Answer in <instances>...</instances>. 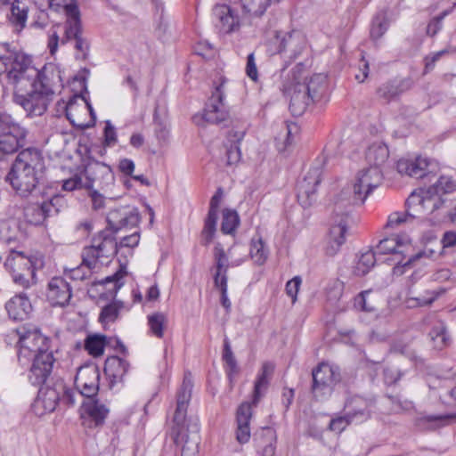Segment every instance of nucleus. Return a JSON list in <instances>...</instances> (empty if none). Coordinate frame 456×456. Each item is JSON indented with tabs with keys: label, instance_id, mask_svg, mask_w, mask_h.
<instances>
[{
	"label": "nucleus",
	"instance_id": "nucleus-1",
	"mask_svg": "<svg viewBox=\"0 0 456 456\" xmlns=\"http://www.w3.org/2000/svg\"><path fill=\"white\" fill-rule=\"evenodd\" d=\"M13 92V102L21 106L27 116H41L47 110L56 88L62 87L61 70L53 64L41 69L31 66L28 57L26 68L20 70Z\"/></svg>",
	"mask_w": 456,
	"mask_h": 456
},
{
	"label": "nucleus",
	"instance_id": "nucleus-2",
	"mask_svg": "<svg viewBox=\"0 0 456 456\" xmlns=\"http://www.w3.org/2000/svg\"><path fill=\"white\" fill-rule=\"evenodd\" d=\"M193 387L190 372H185L176 395V408L173 422V435L176 444H181V456H199L200 444V421L197 417L187 419L186 413Z\"/></svg>",
	"mask_w": 456,
	"mask_h": 456
},
{
	"label": "nucleus",
	"instance_id": "nucleus-3",
	"mask_svg": "<svg viewBox=\"0 0 456 456\" xmlns=\"http://www.w3.org/2000/svg\"><path fill=\"white\" fill-rule=\"evenodd\" d=\"M45 168L42 152L37 148L28 147L18 153L4 181L17 196L27 199L37 189Z\"/></svg>",
	"mask_w": 456,
	"mask_h": 456
},
{
	"label": "nucleus",
	"instance_id": "nucleus-4",
	"mask_svg": "<svg viewBox=\"0 0 456 456\" xmlns=\"http://www.w3.org/2000/svg\"><path fill=\"white\" fill-rule=\"evenodd\" d=\"M305 65L299 62L293 69V82L291 86H283L284 94L290 95L289 110L293 116H301L307 107L320 101L327 90V77L323 74H314L309 79L305 77L300 81L298 74L304 69Z\"/></svg>",
	"mask_w": 456,
	"mask_h": 456
},
{
	"label": "nucleus",
	"instance_id": "nucleus-5",
	"mask_svg": "<svg viewBox=\"0 0 456 456\" xmlns=\"http://www.w3.org/2000/svg\"><path fill=\"white\" fill-rule=\"evenodd\" d=\"M382 181L383 172L378 167H369L359 171L354 181L343 188L338 195L335 201L336 213L341 215L343 209L352 211L354 207L362 206Z\"/></svg>",
	"mask_w": 456,
	"mask_h": 456
},
{
	"label": "nucleus",
	"instance_id": "nucleus-6",
	"mask_svg": "<svg viewBox=\"0 0 456 456\" xmlns=\"http://www.w3.org/2000/svg\"><path fill=\"white\" fill-rule=\"evenodd\" d=\"M274 366L271 362H265L261 371L255 381L252 403L244 402L237 410V431L236 438L240 444H246L250 438L249 421L252 417V404L256 405L267 390L269 379L273 373Z\"/></svg>",
	"mask_w": 456,
	"mask_h": 456
},
{
	"label": "nucleus",
	"instance_id": "nucleus-7",
	"mask_svg": "<svg viewBox=\"0 0 456 456\" xmlns=\"http://www.w3.org/2000/svg\"><path fill=\"white\" fill-rule=\"evenodd\" d=\"M67 20L64 23V37L61 43H74L76 60L86 61L89 57L90 41L84 36L80 11L77 4H64Z\"/></svg>",
	"mask_w": 456,
	"mask_h": 456
},
{
	"label": "nucleus",
	"instance_id": "nucleus-8",
	"mask_svg": "<svg viewBox=\"0 0 456 456\" xmlns=\"http://www.w3.org/2000/svg\"><path fill=\"white\" fill-rule=\"evenodd\" d=\"M118 252V245L116 241L115 234L111 230L103 229L92 239V244L85 247L81 256H84V262L92 265L104 259H109L116 256Z\"/></svg>",
	"mask_w": 456,
	"mask_h": 456
},
{
	"label": "nucleus",
	"instance_id": "nucleus-9",
	"mask_svg": "<svg viewBox=\"0 0 456 456\" xmlns=\"http://www.w3.org/2000/svg\"><path fill=\"white\" fill-rule=\"evenodd\" d=\"M36 263L37 259L33 256L12 250L4 262V267L15 284L27 289L36 282Z\"/></svg>",
	"mask_w": 456,
	"mask_h": 456
},
{
	"label": "nucleus",
	"instance_id": "nucleus-10",
	"mask_svg": "<svg viewBox=\"0 0 456 456\" xmlns=\"http://www.w3.org/2000/svg\"><path fill=\"white\" fill-rule=\"evenodd\" d=\"M28 131L10 114H0V152L5 155L16 152L26 144Z\"/></svg>",
	"mask_w": 456,
	"mask_h": 456
},
{
	"label": "nucleus",
	"instance_id": "nucleus-11",
	"mask_svg": "<svg viewBox=\"0 0 456 456\" xmlns=\"http://www.w3.org/2000/svg\"><path fill=\"white\" fill-rule=\"evenodd\" d=\"M327 157L322 153L317 158L315 166L312 167L306 175L297 182V197L303 208L310 207L316 200L317 187L322 182V168Z\"/></svg>",
	"mask_w": 456,
	"mask_h": 456
},
{
	"label": "nucleus",
	"instance_id": "nucleus-12",
	"mask_svg": "<svg viewBox=\"0 0 456 456\" xmlns=\"http://www.w3.org/2000/svg\"><path fill=\"white\" fill-rule=\"evenodd\" d=\"M28 56L7 42H0V75L5 74L11 84H16L18 74L26 68Z\"/></svg>",
	"mask_w": 456,
	"mask_h": 456
},
{
	"label": "nucleus",
	"instance_id": "nucleus-13",
	"mask_svg": "<svg viewBox=\"0 0 456 456\" xmlns=\"http://www.w3.org/2000/svg\"><path fill=\"white\" fill-rule=\"evenodd\" d=\"M277 51L281 54L286 66L297 60L306 47V38L300 30L277 32Z\"/></svg>",
	"mask_w": 456,
	"mask_h": 456
},
{
	"label": "nucleus",
	"instance_id": "nucleus-14",
	"mask_svg": "<svg viewBox=\"0 0 456 456\" xmlns=\"http://www.w3.org/2000/svg\"><path fill=\"white\" fill-rule=\"evenodd\" d=\"M311 391L316 400L328 398L334 386L339 381V374L328 363L322 362L312 370Z\"/></svg>",
	"mask_w": 456,
	"mask_h": 456
},
{
	"label": "nucleus",
	"instance_id": "nucleus-15",
	"mask_svg": "<svg viewBox=\"0 0 456 456\" xmlns=\"http://www.w3.org/2000/svg\"><path fill=\"white\" fill-rule=\"evenodd\" d=\"M64 201L62 196L54 195L41 203H29L24 208V218L30 224L42 225L48 217L60 212Z\"/></svg>",
	"mask_w": 456,
	"mask_h": 456
},
{
	"label": "nucleus",
	"instance_id": "nucleus-16",
	"mask_svg": "<svg viewBox=\"0 0 456 456\" xmlns=\"http://www.w3.org/2000/svg\"><path fill=\"white\" fill-rule=\"evenodd\" d=\"M227 79L220 77V83L215 87L203 110V119L211 124H222L229 118L228 109L224 102L225 97L224 85Z\"/></svg>",
	"mask_w": 456,
	"mask_h": 456
},
{
	"label": "nucleus",
	"instance_id": "nucleus-17",
	"mask_svg": "<svg viewBox=\"0 0 456 456\" xmlns=\"http://www.w3.org/2000/svg\"><path fill=\"white\" fill-rule=\"evenodd\" d=\"M351 210L343 209V214L336 213L334 207V224L331 225L325 246V254L334 256L340 250L346 241V233L350 223L353 222Z\"/></svg>",
	"mask_w": 456,
	"mask_h": 456
},
{
	"label": "nucleus",
	"instance_id": "nucleus-18",
	"mask_svg": "<svg viewBox=\"0 0 456 456\" xmlns=\"http://www.w3.org/2000/svg\"><path fill=\"white\" fill-rule=\"evenodd\" d=\"M215 273L214 284L221 293V305L227 312L231 310V301L227 296V271L229 268L228 257L220 242H217L214 248Z\"/></svg>",
	"mask_w": 456,
	"mask_h": 456
},
{
	"label": "nucleus",
	"instance_id": "nucleus-19",
	"mask_svg": "<svg viewBox=\"0 0 456 456\" xmlns=\"http://www.w3.org/2000/svg\"><path fill=\"white\" fill-rule=\"evenodd\" d=\"M100 370L96 365L80 367L75 377V387L85 398L96 397L100 387Z\"/></svg>",
	"mask_w": 456,
	"mask_h": 456
},
{
	"label": "nucleus",
	"instance_id": "nucleus-20",
	"mask_svg": "<svg viewBox=\"0 0 456 456\" xmlns=\"http://www.w3.org/2000/svg\"><path fill=\"white\" fill-rule=\"evenodd\" d=\"M109 412V408L96 397L85 398L80 408V415L84 419V424L90 428L102 427Z\"/></svg>",
	"mask_w": 456,
	"mask_h": 456
},
{
	"label": "nucleus",
	"instance_id": "nucleus-21",
	"mask_svg": "<svg viewBox=\"0 0 456 456\" xmlns=\"http://www.w3.org/2000/svg\"><path fill=\"white\" fill-rule=\"evenodd\" d=\"M375 402L360 395H352L345 402L344 410L349 421L362 423L371 416V409Z\"/></svg>",
	"mask_w": 456,
	"mask_h": 456
},
{
	"label": "nucleus",
	"instance_id": "nucleus-22",
	"mask_svg": "<svg viewBox=\"0 0 456 456\" xmlns=\"http://www.w3.org/2000/svg\"><path fill=\"white\" fill-rule=\"evenodd\" d=\"M54 361L52 352L35 354L28 374V379L33 386L38 387L45 383L53 370Z\"/></svg>",
	"mask_w": 456,
	"mask_h": 456
},
{
	"label": "nucleus",
	"instance_id": "nucleus-23",
	"mask_svg": "<svg viewBox=\"0 0 456 456\" xmlns=\"http://www.w3.org/2000/svg\"><path fill=\"white\" fill-rule=\"evenodd\" d=\"M85 175L87 179L85 187L89 189L94 182H99L102 186H108L114 182V174L111 167L98 160H89L85 167Z\"/></svg>",
	"mask_w": 456,
	"mask_h": 456
},
{
	"label": "nucleus",
	"instance_id": "nucleus-24",
	"mask_svg": "<svg viewBox=\"0 0 456 456\" xmlns=\"http://www.w3.org/2000/svg\"><path fill=\"white\" fill-rule=\"evenodd\" d=\"M19 359L24 357H35V354L48 352L47 338L37 331H27L20 337Z\"/></svg>",
	"mask_w": 456,
	"mask_h": 456
},
{
	"label": "nucleus",
	"instance_id": "nucleus-25",
	"mask_svg": "<svg viewBox=\"0 0 456 456\" xmlns=\"http://www.w3.org/2000/svg\"><path fill=\"white\" fill-rule=\"evenodd\" d=\"M72 297L70 284L64 277L55 276L48 283L47 298L53 306H66Z\"/></svg>",
	"mask_w": 456,
	"mask_h": 456
},
{
	"label": "nucleus",
	"instance_id": "nucleus-26",
	"mask_svg": "<svg viewBox=\"0 0 456 456\" xmlns=\"http://www.w3.org/2000/svg\"><path fill=\"white\" fill-rule=\"evenodd\" d=\"M5 309L10 319L24 321L29 317L33 307L28 296L25 293H19L5 303Z\"/></svg>",
	"mask_w": 456,
	"mask_h": 456
},
{
	"label": "nucleus",
	"instance_id": "nucleus-27",
	"mask_svg": "<svg viewBox=\"0 0 456 456\" xmlns=\"http://www.w3.org/2000/svg\"><path fill=\"white\" fill-rule=\"evenodd\" d=\"M411 248L410 238L406 234H402L381 240L377 246V253L381 255L400 254L403 256L402 259L403 261Z\"/></svg>",
	"mask_w": 456,
	"mask_h": 456
},
{
	"label": "nucleus",
	"instance_id": "nucleus-28",
	"mask_svg": "<svg viewBox=\"0 0 456 456\" xmlns=\"http://www.w3.org/2000/svg\"><path fill=\"white\" fill-rule=\"evenodd\" d=\"M129 367V362L119 356L108 357L104 364V373L110 380V386L123 382Z\"/></svg>",
	"mask_w": 456,
	"mask_h": 456
},
{
	"label": "nucleus",
	"instance_id": "nucleus-29",
	"mask_svg": "<svg viewBox=\"0 0 456 456\" xmlns=\"http://www.w3.org/2000/svg\"><path fill=\"white\" fill-rule=\"evenodd\" d=\"M456 190V181L451 176L441 175L439 179L428 188V196L433 197V209H437L443 203L442 195Z\"/></svg>",
	"mask_w": 456,
	"mask_h": 456
},
{
	"label": "nucleus",
	"instance_id": "nucleus-30",
	"mask_svg": "<svg viewBox=\"0 0 456 456\" xmlns=\"http://www.w3.org/2000/svg\"><path fill=\"white\" fill-rule=\"evenodd\" d=\"M428 166V159L418 157L415 159H399L397 161L396 168L402 175H406L419 179L426 175Z\"/></svg>",
	"mask_w": 456,
	"mask_h": 456
},
{
	"label": "nucleus",
	"instance_id": "nucleus-31",
	"mask_svg": "<svg viewBox=\"0 0 456 456\" xmlns=\"http://www.w3.org/2000/svg\"><path fill=\"white\" fill-rule=\"evenodd\" d=\"M214 15L218 19L220 31L224 34H229L235 31L240 24L237 16H234L231 8L228 5H217L214 9Z\"/></svg>",
	"mask_w": 456,
	"mask_h": 456
},
{
	"label": "nucleus",
	"instance_id": "nucleus-32",
	"mask_svg": "<svg viewBox=\"0 0 456 456\" xmlns=\"http://www.w3.org/2000/svg\"><path fill=\"white\" fill-rule=\"evenodd\" d=\"M244 135L243 131L232 130L228 133L227 142L224 143L227 166H232L240 162L241 159L240 143Z\"/></svg>",
	"mask_w": 456,
	"mask_h": 456
},
{
	"label": "nucleus",
	"instance_id": "nucleus-33",
	"mask_svg": "<svg viewBox=\"0 0 456 456\" xmlns=\"http://www.w3.org/2000/svg\"><path fill=\"white\" fill-rule=\"evenodd\" d=\"M452 418L449 414L423 415L416 419V426L420 430L434 431L448 425Z\"/></svg>",
	"mask_w": 456,
	"mask_h": 456
},
{
	"label": "nucleus",
	"instance_id": "nucleus-34",
	"mask_svg": "<svg viewBox=\"0 0 456 456\" xmlns=\"http://www.w3.org/2000/svg\"><path fill=\"white\" fill-rule=\"evenodd\" d=\"M428 336L433 342L434 348L442 350L451 344V336L448 333L444 322L437 321L431 328Z\"/></svg>",
	"mask_w": 456,
	"mask_h": 456
},
{
	"label": "nucleus",
	"instance_id": "nucleus-35",
	"mask_svg": "<svg viewBox=\"0 0 456 456\" xmlns=\"http://www.w3.org/2000/svg\"><path fill=\"white\" fill-rule=\"evenodd\" d=\"M388 147L380 142L371 144L366 152V159L370 164V167H378L381 168L388 159Z\"/></svg>",
	"mask_w": 456,
	"mask_h": 456
},
{
	"label": "nucleus",
	"instance_id": "nucleus-36",
	"mask_svg": "<svg viewBox=\"0 0 456 456\" xmlns=\"http://www.w3.org/2000/svg\"><path fill=\"white\" fill-rule=\"evenodd\" d=\"M240 224V218L235 209L225 208L222 210V233L227 235H234Z\"/></svg>",
	"mask_w": 456,
	"mask_h": 456
},
{
	"label": "nucleus",
	"instance_id": "nucleus-37",
	"mask_svg": "<svg viewBox=\"0 0 456 456\" xmlns=\"http://www.w3.org/2000/svg\"><path fill=\"white\" fill-rule=\"evenodd\" d=\"M28 6L19 0H13L12 3L9 20L18 30H21L25 28L28 19Z\"/></svg>",
	"mask_w": 456,
	"mask_h": 456
},
{
	"label": "nucleus",
	"instance_id": "nucleus-38",
	"mask_svg": "<svg viewBox=\"0 0 456 456\" xmlns=\"http://www.w3.org/2000/svg\"><path fill=\"white\" fill-rule=\"evenodd\" d=\"M222 359L225 365V372L230 382H232L235 375L239 373V367L236 358L232 353L230 341L227 338L224 339Z\"/></svg>",
	"mask_w": 456,
	"mask_h": 456
},
{
	"label": "nucleus",
	"instance_id": "nucleus-39",
	"mask_svg": "<svg viewBox=\"0 0 456 456\" xmlns=\"http://www.w3.org/2000/svg\"><path fill=\"white\" fill-rule=\"evenodd\" d=\"M272 0H241L243 12L249 18H260L271 5Z\"/></svg>",
	"mask_w": 456,
	"mask_h": 456
},
{
	"label": "nucleus",
	"instance_id": "nucleus-40",
	"mask_svg": "<svg viewBox=\"0 0 456 456\" xmlns=\"http://www.w3.org/2000/svg\"><path fill=\"white\" fill-rule=\"evenodd\" d=\"M445 293V289L440 288L437 290H426L425 295L409 297L406 300L409 307H423L431 305L439 297Z\"/></svg>",
	"mask_w": 456,
	"mask_h": 456
},
{
	"label": "nucleus",
	"instance_id": "nucleus-41",
	"mask_svg": "<svg viewBox=\"0 0 456 456\" xmlns=\"http://www.w3.org/2000/svg\"><path fill=\"white\" fill-rule=\"evenodd\" d=\"M376 254L377 253L373 250H368L364 253H362L354 267V274L356 276L366 275L375 265L377 261Z\"/></svg>",
	"mask_w": 456,
	"mask_h": 456
},
{
	"label": "nucleus",
	"instance_id": "nucleus-42",
	"mask_svg": "<svg viewBox=\"0 0 456 456\" xmlns=\"http://www.w3.org/2000/svg\"><path fill=\"white\" fill-rule=\"evenodd\" d=\"M60 399V394L55 388L46 387L45 392L40 389L37 403L40 404L45 412H52L55 410Z\"/></svg>",
	"mask_w": 456,
	"mask_h": 456
},
{
	"label": "nucleus",
	"instance_id": "nucleus-43",
	"mask_svg": "<svg viewBox=\"0 0 456 456\" xmlns=\"http://www.w3.org/2000/svg\"><path fill=\"white\" fill-rule=\"evenodd\" d=\"M107 338L105 335H89L85 340V349L94 357L101 356L104 352Z\"/></svg>",
	"mask_w": 456,
	"mask_h": 456
},
{
	"label": "nucleus",
	"instance_id": "nucleus-44",
	"mask_svg": "<svg viewBox=\"0 0 456 456\" xmlns=\"http://www.w3.org/2000/svg\"><path fill=\"white\" fill-rule=\"evenodd\" d=\"M249 255L258 265H264L267 260L268 250L261 236L251 239Z\"/></svg>",
	"mask_w": 456,
	"mask_h": 456
},
{
	"label": "nucleus",
	"instance_id": "nucleus-45",
	"mask_svg": "<svg viewBox=\"0 0 456 456\" xmlns=\"http://www.w3.org/2000/svg\"><path fill=\"white\" fill-rule=\"evenodd\" d=\"M218 216L207 215L204 220V226L200 232V244L202 246H208L214 240L217 230Z\"/></svg>",
	"mask_w": 456,
	"mask_h": 456
},
{
	"label": "nucleus",
	"instance_id": "nucleus-46",
	"mask_svg": "<svg viewBox=\"0 0 456 456\" xmlns=\"http://www.w3.org/2000/svg\"><path fill=\"white\" fill-rule=\"evenodd\" d=\"M433 197L428 196V190L421 193L412 192L408 199L406 200L405 206H406V211H411V208L413 207H419L420 208H426L427 204L431 205L430 210L434 211L433 209Z\"/></svg>",
	"mask_w": 456,
	"mask_h": 456
},
{
	"label": "nucleus",
	"instance_id": "nucleus-47",
	"mask_svg": "<svg viewBox=\"0 0 456 456\" xmlns=\"http://www.w3.org/2000/svg\"><path fill=\"white\" fill-rule=\"evenodd\" d=\"M124 307L121 301H114L105 305L99 315V321L102 323L114 322L119 315L120 310Z\"/></svg>",
	"mask_w": 456,
	"mask_h": 456
},
{
	"label": "nucleus",
	"instance_id": "nucleus-48",
	"mask_svg": "<svg viewBox=\"0 0 456 456\" xmlns=\"http://www.w3.org/2000/svg\"><path fill=\"white\" fill-rule=\"evenodd\" d=\"M95 265L96 264L93 263L89 266V265L84 262V256H82V263L78 266L69 271L65 270L64 273L72 281H84L91 276L92 270L95 268Z\"/></svg>",
	"mask_w": 456,
	"mask_h": 456
},
{
	"label": "nucleus",
	"instance_id": "nucleus-49",
	"mask_svg": "<svg viewBox=\"0 0 456 456\" xmlns=\"http://www.w3.org/2000/svg\"><path fill=\"white\" fill-rule=\"evenodd\" d=\"M167 322V316L163 313H154L148 316V325L152 334L161 338L164 336V326Z\"/></svg>",
	"mask_w": 456,
	"mask_h": 456
},
{
	"label": "nucleus",
	"instance_id": "nucleus-50",
	"mask_svg": "<svg viewBox=\"0 0 456 456\" xmlns=\"http://www.w3.org/2000/svg\"><path fill=\"white\" fill-rule=\"evenodd\" d=\"M388 28V20L383 12L378 13L371 21L370 35L373 40L379 39Z\"/></svg>",
	"mask_w": 456,
	"mask_h": 456
},
{
	"label": "nucleus",
	"instance_id": "nucleus-51",
	"mask_svg": "<svg viewBox=\"0 0 456 456\" xmlns=\"http://www.w3.org/2000/svg\"><path fill=\"white\" fill-rule=\"evenodd\" d=\"M140 221L141 216L138 209L127 208L120 219V225L117 226V233L123 229L136 227Z\"/></svg>",
	"mask_w": 456,
	"mask_h": 456
},
{
	"label": "nucleus",
	"instance_id": "nucleus-52",
	"mask_svg": "<svg viewBox=\"0 0 456 456\" xmlns=\"http://www.w3.org/2000/svg\"><path fill=\"white\" fill-rule=\"evenodd\" d=\"M153 121H154V133L157 139L159 142H165L169 137V126L167 122L159 118L158 113V108H155L153 114Z\"/></svg>",
	"mask_w": 456,
	"mask_h": 456
},
{
	"label": "nucleus",
	"instance_id": "nucleus-53",
	"mask_svg": "<svg viewBox=\"0 0 456 456\" xmlns=\"http://www.w3.org/2000/svg\"><path fill=\"white\" fill-rule=\"evenodd\" d=\"M126 274V266L120 265L119 269L110 276L106 277L100 283L102 285H106L109 283L112 284V289H110V291L116 296L118 291L123 286L124 282L121 280Z\"/></svg>",
	"mask_w": 456,
	"mask_h": 456
},
{
	"label": "nucleus",
	"instance_id": "nucleus-54",
	"mask_svg": "<svg viewBox=\"0 0 456 456\" xmlns=\"http://www.w3.org/2000/svg\"><path fill=\"white\" fill-rule=\"evenodd\" d=\"M415 217L416 215L411 213V211L394 212L391 215H389L387 222L386 224V228H397L403 224L413 220Z\"/></svg>",
	"mask_w": 456,
	"mask_h": 456
},
{
	"label": "nucleus",
	"instance_id": "nucleus-55",
	"mask_svg": "<svg viewBox=\"0 0 456 456\" xmlns=\"http://www.w3.org/2000/svg\"><path fill=\"white\" fill-rule=\"evenodd\" d=\"M127 208L122 207L120 208L112 209L107 216V227L105 229L111 230L114 234L117 233V226L120 225V219Z\"/></svg>",
	"mask_w": 456,
	"mask_h": 456
},
{
	"label": "nucleus",
	"instance_id": "nucleus-56",
	"mask_svg": "<svg viewBox=\"0 0 456 456\" xmlns=\"http://www.w3.org/2000/svg\"><path fill=\"white\" fill-rule=\"evenodd\" d=\"M377 94L380 99H383L386 102H389L398 96L397 91L395 87L393 81H388L382 84L377 89Z\"/></svg>",
	"mask_w": 456,
	"mask_h": 456
},
{
	"label": "nucleus",
	"instance_id": "nucleus-57",
	"mask_svg": "<svg viewBox=\"0 0 456 456\" xmlns=\"http://www.w3.org/2000/svg\"><path fill=\"white\" fill-rule=\"evenodd\" d=\"M265 436H269V442L267 444H265L263 449H258L257 452L261 456H273L275 453V445L274 443L276 442V435L275 432L271 429L270 428H265Z\"/></svg>",
	"mask_w": 456,
	"mask_h": 456
},
{
	"label": "nucleus",
	"instance_id": "nucleus-58",
	"mask_svg": "<svg viewBox=\"0 0 456 456\" xmlns=\"http://www.w3.org/2000/svg\"><path fill=\"white\" fill-rule=\"evenodd\" d=\"M103 135H104L103 144L105 146L110 147V146H111V145L116 143V142H117L116 130H115V127L113 126V125L111 124V122L110 120H107L105 122V127H104V131H103Z\"/></svg>",
	"mask_w": 456,
	"mask_h": 456
},
{
	"label": "nucleus",
	"instance_id": "nucleus-59",
	"mask_svg": "<svg viewBox=\"0 0 456 456\" xmlns=\"http://www.w3.org/2000/svg\"><path fill=\"white\" fill-rule=\"evenodd\" d=\"M223 198V190L218 188L215 194L212 196L209 202L208 215L218 216L219 206Z\"/></svg>",
	"mask_w": 456,
	"mask_h": 456
},
{
	"label": "nucleus",
	"instance_id": "nucleus-60",
	"mask_svg": "<svg viewBox=\"0 0 456 456\" xmlns=\"http://www.w3.org/2000/svg\"><path fill=\"white\" fill-rule=\"evenodd\" d=\"M301 281H302L299 276H295L293 279L289 281L286 284V292H287L288 296L291 297L293 303L297 299V295Z\"/></svg>",
	"mask_w": 456,
	"mask_h": 456
},
{
	"label": "nucleus",
	"instance_id": "nucleus-61",
	"mask_svg": "<svg viewBox=\"0 0 456 456\" xmlns=\"http://www.w3.org/2000/svg\"><path fill=\"white\" fill-rule=\"evenodd\" d=\"M140 241V233L139 232H134L130 235L125 236L121 239L118 245V249L121 248H133L139 244Z\"/></svg>",
	"mask_w": 456,
	"mask_h": 456
},
{
	"label": "nucleus",
	"instance_id": "nucleus-62",
	"mask_svg": "<svg viewBox=\"0 0 456 456\" xmlns=\"http://www.w3.org/2000/svg\"><path fill=\"white\" fill-rule=\"evenodd\" d=\"M350 423H354V422L349 421V419L347 418L346 414L345 413L344 416H340V417L332 419L330 422L329 428L332 431L341 432Z\"/></svg>",
	"mask_w": 456,
	"mask_h": 456
},
{
	"label": "nucleus",
	"instance_id": "nucleus-63",
	"mask_svg": "<svg viewBox=\"0 0 456 456\" xmlns=\"http://www.w3.org/2000/svg\"><path fill=\"white\" fill-rule=\"evenodd\" d=\"M246 73L253 81L257 80L258 73L253 53H249L247 57Z\"/></svg>",
	"mask_w": 456,
	"mask_h": 456
},
{
	"label": "nucleus",
	"instance_id": "nucleus-64",
	"mask_svg": "<svg viewBox=\"0 0 456 456\" xmlns=\"http://www.w3.org/2000/svg\"><path fill=\"white\" fill-rule=\"evenodd\" d=\"M83 187L82 179L79 175H74L73 177L64 180L62 183V190L72 191Z\"/></svg>",
	"mask_w": 456,
	"mask_h": 456
}]
</instances>
